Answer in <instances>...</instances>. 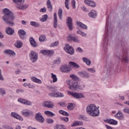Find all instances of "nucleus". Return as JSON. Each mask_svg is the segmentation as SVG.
<instances>
[{
    "mask_svg": "<svg viewBox=\"0 0 129 129\" xmlns=\"http://www.w3.org/2000/svg\"><path fill=\"white\" fill-rule=\"evenodd\" d=\"M70 77L72 79V80L67 81V85H70L69 87V89L71 90H82L85 88V85L78 84L77 81H78L79 78L76 75H71Z\"/></svg>",
    "mask_w": 129,
    "mask_h": 129,
    "instance_id": "nucleus-1",
    "label": "nucleus"
},
{
    "mask_svg": "<svg viewBox=\"0 0 129 129\" xmlns=\"http://www.w3.org/2000/svg\"><path fill=\"white\" fill-rule=\"evenodd\" d=\"M4 16H3L2 19L7 25L9 26H14V20H15V16L11 10L5 8L3 10Z\"/></svg>",
    "mask_w": 129,
    "mask_h": 129,
    "instance_id": "nucleus-2",
    "label": "nucleus"
},
{
    "mask_svg": "<svg viewBox=\"0 0 129 129\" xmlns=\"http://www.w3.org/2000/svg\"><path fill=\"white\" fill-rule=\"evenodd\" d=\"M86 111L89 115L96 117L99 116L100 113L98 108L94 104H90L87 107Z\"/></svg>",
    "mask_w": 129,
    "mask_h": 129,
    "instance_id": "nucleus-3",
    "label": "nucleus"
},
{
    "mask_svg": "<svg viewBox=\"0 0 129 129\" xmlns=\"http://www.w3.org/2000/svg\"><path fill=\"white\" fill-rule=\"evenodd\" d=\"M25 0H17V9L19 10H26L29 8L28 4H25Z\"/></svg>",
    "mask_w": 129,
    "mask_h": 129,
    "instance_id": "nucleus-4",
    "label": "nucleus"
},
{
    "mask_svg": "<svg viewBox=\"0 0 129 129\" xmlns=\"http://www.w3.org/2000/svg\"><path fill=\"white\" fill-rule=\"evenodd\" d=\"M38 53L34 51H31L29 54V58L30 59V61L32 62V63H36L37 60H38Z\"/></svg>",
    "mask_w": 129,
    "mask_h": 129,
    "instance_id": "nucleus-5",
    "label": "nucleus"
},
{
    "mask_svg": "<svg viewBox=\"0 0 129 129\" xmlns=\"http://www.w3.org/2000/svg\"><path fill=\"white\" fill-rule=\"evenodd\" d=\"M64 50L67 53L70 55H73V54H74V49L68 44H66V47L64 48Z\"/></svg>",
    "mask_w": 129,
    "mask_h": 129,
    "instance_id": "nucleus-6",
    "label": "nucleus"
},
{
    "mask_svg": "<svg viewBox=\"0 0 129 129\" xmlns=\"http://www.w3.org/2000/svg\"><path fill=\"white\" fill-rule=\"evenodd\" d=\"M66 22L69 30L72 31L73 30V20L72 18L70 17H68Z\"/></svg>",
    "mask_w": 129,
    "mask_h": 129,
    "instance_id": "nucleus-7",
    "label": "nucleus"
},
{
    "mask_svg": "<svg viewBox=\"0 0 129 129\" xmlns=\"http://www.w3.org/2000/svg\"><path fill=\"white\" fill-rule=\"evenodd\" d=\"M35 118L38 122H41V123L45 121V118H44L41 112L37 113L35 114Z\"/></svg>",
    "mask_w": 129,
    "mask_h": 129,
    "instance_id": "nucleus-8",
    "label": "nucleus"
},
{
    "mask_svg": "<svg viewBox=\"0 0 129 129\" xmlns=\"http://www.w3.org/2000/svg\"><path fill=\"white\" fill-rule=\"evenodd\" d=\"M40 53L43 55H45L46 56H53L55 52H54V50H53L43 49L40 50Z\"/></svg>",
    "mask_w": 129,
    "mask_h": 129,
    "instance_id": "nucleus-9",
    "label": "nucleus"
},
{
    "mask_svg": "<svg viewBox=\"0 0 129 129\" xmlns=\"http://www.w3.org/2000/svg\"><path fill=\"white\" fill-rule=\"evenodd\" d=\"M43 106L44 107H48V108H53L54 103L51 101H44L42 103Z\"/></svg>",
    "mask_w": 129,
    "mask_h": 129,
    "instance_id": "nucleus-10",
    "label": "nucleus"
},
{
    "mask_svg": "<svg viewBox=\"0 0 129 129\" xmlns=\"http://www.w3.org/2000/svg\"><path fill=\"white\" fill-rule=\"evenodd\" d=\"M49 96L52 97H64V94L60 92L49 93Z\"/></svg>",
    "mask_w": 129,
    "mask_h": 129,
    "instance_id": "nucleus-11",
    "label": "nucleus"
},
{
    "mask_svg": "<svg viewBox=\"0 0 129 129\" xmlns=\"http://www.w3.org/2000/svg\"><path fill=\"white\" fill-rule=\"evenodd\" d=\"M115 117L120 120H123L124 119V115L120 111H118V112L115 115Z\"/></svg>",
    "mask_w": 129,
    "mask_h": 129,
    "instance_id": "nucleus-12",
    "label": "nucleus"
},
{
    "mask_svg": "<svg viewBox=\"0 0 129 129\" xmlns=\"http://www.w3.org/2000/svg\"><path fill=\"white\" fill-rule=\"evenodd\" d=\"M60 71L63 73H69L70 72V68L68 66H62L60 67Z\"/></svg>",
    "mask_w": 129,
    "mask_h": 129,
    "instance_id": "nucleus-13",
    "label": "nucleus"
},
{
    "mask_svg": "<svg viewBox=\"0 0 129 129\" xmlns=\"http://www.w3.org/2000/svg\"><path fill=\"white\" fill-rule=\"evenodd\" d=\"M4 53L6 54V55H9V56H13V57L16 56V52L11 49H6L4 50Z\"/></svg>",
    "mask_w": 129,
    "mask_h": 129,
    "instance_id": "nucleus-14",
    "label": "nucleus"
},
{
    "mask_svg": "<svg viewBox=\"0 0 129 129\" xmlns=\"http://www.w3.org/2000/svg\"><path fill=\"white\" fill-rule=\"evenodd\" d=\"M26 34V31H25L24 29H20L18 31V35L19 37H20V39H22V40H24L25 39V35Z\"/></svg>",
    "mask_w": 129,
    "mask_h": 129,
    "instance_id": "nucleus-15",
    "label": "nucleus"
},
{
    "mask_svg": "<svg viewBox=\"0 0 129 129\" xmlns=\"http://www.w3.org/2000/svg\"><path fill=\"white\" fill-rule=\"evenodd\" d=\"M6 33L9 36H13L15 33V30L12 28L8 27L6 29Z\"/></svg>",
    "mask_w": 129,
    "mask_h": 129,
    "instance_id": "nucleus-16",
    "label": "nucleus"
},
{
    "mask_svg": "<svg viewBox=\"0 0 129 129\" xmlns=\"http://www.w3.org/2000/svg\"><path fill=\"white\" fill-rule=\"evenodd\" d=\"M84 3L86 5H89L90 7H92V8H95V7H96V4L93 1H91L90 0H85Z\"/></svg>",
    "mask_w": 129,
    "mask_h": 129,
    "instance_id": "nucleus-17",
    "label": "nucleus"
},
{
    "mask_svg": "<svg viewBox=\"0 0 129 129\" xmlns=\"http://www.w3.org/2000/svg\"><path fill=\"white\" fill-rule=\"evenodd\" d=\"M73 97H74V98H76L77 99H79V98H84L85 96H84L83 94L82 93L75 92L74 94Z\"/></svg>",
    "mask_w": 129,
    "mask_h": 129,
    "instance_id": "nucleus-18",
    "label": "nucleus"
},
{
    "mask_svg": "<svg viewBox=\"0 0 129 129\" xmlns=\"http://www.w3.org/2000/svg\"><path fill=\"white\" fill-rule=\"evenodd\" d=\"M79 76L80 77H82V78H89L90 77V76H89V74L87 73L86 72H82L79 73Z\"/></svg>",
    "mask_w": 129,
    "mask_h": 129,
    "instance_id": "nucleus-19",
    "label": "nucleus"
},
{
    "mask_svg": "<svg viewBox=\"0 0 129 129\" xmlns=\"http://www.w3.org/2000/svg\"><path fill=\"white\" fill-rule=\"evenodd\" d=\"M104 121L105 122H107V123H109V124H113L114 125H116V124H117V121L113 119H106L104 120Z\"/></svg>",
    "mask_w": 129,
    "mask_h": 129,
    "instance_id": "nucleus-20",
    "label": "nucleus"
},
{
    "mask_svg": "<svg viewBox=\"0 0 129 129\" xmlns=\"http://www.w3.org/2000/svg\"><path fill=\"white\" fill-rule=\"evenodd\" d=\"M29 42L32 47H34V48L37 47V42H36L35 39L32 37L29 38Z\"/></svg>",
    "mask_w": 129,
    "mask_h": 129,
    "instance_id": "nucleus-21",
    "label": "nucleus"
},
{
    "mask_svg": "<svg viewBox=\"0 0 129 129\" xmlns=\"http://www.w3.org/2000/svg\"><path fill=\"white\" fill-rule=\"evenodd\" d=\"M77 25L80 27V28H81V29H83L84 30H87V26L85 25V24L78 21L77 22Z\"/></svg>",
    "mask_w": 129,
    "mask_h": 129,
    "instance_id": "nucleus-22",
    "label": "nucleus"
},
{
    "mask_svg": "<svg viewBox=\"0 0 129 129\" xmlns=\"http://www.w3.org/2000/svg\"><path fill=\"white\" fill-rule=\"evenodd\" d=\"M31 79L33 82H35V83H38V84H42V81L40 79H38L35 77H32Z\"/></svg>",
    "mask_w": 129,
    "mask_h": 129,
    "instance_id": "nucleus-23",
    "label": "nucleus"
},
{
    "mask_svg": "<svg viewBox=\"0 0 129 129\" xmlns=\"http://www.w3.org/2000/svg\"><path fill=\"white\" fill-rule=\"evenodd\" d=\"M53 27L56 29L57 28V14L56 13H54L53 14Z\"/></svg>",
    "mask_w": 129,
    "mask_h": 129,
    "instance_id": "nucleus-24",
    "label": "nucleus"
},
{
    "mask_svg": "<svg viewBox=\"0 0 129 129\" xmlns=\"http://www.w3.org/2000/svg\"><path fill=\"white\" fill-rule=\"evenodd\" d=\"M69 64H70V66H71V67H74V68H80V66L77 64L76 62H74L73 61H70L69 62Z\"/></svg>",
    "mask_w": 129,
    "mask_h": 129,
    "instance_id": "nucleus-25",
    "label": "nucleus"
},
{
    "mask_svg": "<svg viewBox=\"0 0 129 129\" xmlns=\"http://www.w3.org/2000/svg\"><path fill=\"white\" fill-rule=\"evenodd\" d=\"M88 16L90 17V18H93L95 19V18H96V16H97V14L95 12L94 13L93 10H92L88 13Z\"/></svg>",
    "mask_w": 129,
    "mask_h": 129,
    "instance_id": "nucleus-26",
    "label": "nucleus"
},
{
    "mask_svg": "<svg viewBox=\"0 0 129 129\" xmlns=\"http://www.w3.org/2000/svg\"><path fill=\"white\" fill-rule=\"evenodd\" d=\"M47 7L50 12H52V10H53V6H52V4H51V1H50V0H47Z\"/></svg>",
    "mask_w": 129,
    "mask_h": 129,
    "instance_id": "nucleus-27",
    "label": "nucleus"
},
{
    "mask_svg": "<svg viewBox=\"0 0 129 129\" xmlns=\"http://www.w3.org/2000/svg\"><path fill=\"white\" fill-rule=\"evenodd\" d=\"M82 124H83V122L81 121H76L73 123L72 126H77L78 125H82Z\"/></svg>",
    "mask_w": 129,
    "mask_h": 129,
    "instance_id": "nucleus-28",
    "label": "nucleus"
},
{
    "mask_svg": "<svg viewBox=\"0 0 129 129\" xmlns=\"http://www.w3.org/2000/svg\"><path fill=\"white\" fill-rule=\"evenodd\" d=\"M82 60L88 66H89V65H90L91 64V61H90V60L89 59H88L86 57H83L82 58Z\"/></svg>",
    "mask_w": 129,
    "mask_h": 129,
    "instance_id": "nucleus-29",
    "label": "nucleus"
},
{
    "mask_svg": "<svg viewBox=\"0 0 129 129\" xmlns=\"http://www.w3.org/2000/svg\"><path fill=\"white\" fill-rule=\"evenodd\" d=\"M115 56L120 60H122L123 55L120 54V51H117L115 53Z\"/></svg>",
    "mask_w": 129,
    "mask_h": 129,
    "instance_id": "nucleus-30",
    "label": "nucleus"
},
{
    "mask_svg": "<svg viewBox=\"0 0 129 129\" xmlns=\"http://www.w3.org/2000/svg\"><path fill=\"white\" fill-rule=\"evenodd\" d=\"M105 30L107 31V32L106 33L105 40H107V37H108V32L109 31V30H108V24L107 21L106 22Z\"/></svg>",
    "mask_w": 129,
    "mask_h": 129,
    "instance_id": "nucleus-31",
    "label": "nucleus"
},
{
    "mask_svg": "<svg viewBox=\"0 0 129 129\" xmlns=\"http://www.w3.org/2000/svg\"><path fill=\"white\" fill-rule=\"evenodd\" d=\"M62 14H63V10H62V8H59L58 11V16L60 20H62Z\"/></svg>",
    "mask_w": 129,
    "mask_h": 129,
    "instance_id": "nucleus-32",
    "label": "nucleus"
},
{
    "mask_svg": "<svg viewBox=\"0 0 129 129\" xmlns=\"http://www.w3.org/2000/svg\"><path fill=\"white\" fill-rule=\"evenodd\" d=\"M30 25L31 26H32L33 27H35L36 28H38V27L40 26V24H39V23L35 21H31Z\"/></svg>",
    "mask_w": 129,
    "mask_h": 129,
    "instance_id": "nucleus-33",
    "label": "nucleus"
},
{
    "mask_svg": "<svg viewBox=\"0 0 129 129\" xmlns=\"http://www.w3.org/2000/svg\"><path fill=\"white\" fill-rule=\"evenodd\" d=\"M39 40L40 42H45V41H46L47 39L45 35H42L39 36Z\"/></svg>",
    "mask_w": 129,
    "mask_h": 129,
    "instance_id": "nucleus-34",
    "label": "nucleus"
},
{
    "mask_svg": "<svg viewBox=\"0 0 129 129\" xmlns=\"http://www.w3.org/2000/svg\"><path fill=\"white\" fill-rule=\"evenodd\" d=\"M74 105V104L73 103H69V105L67 106L68 109H69V110H73V109H74V107H73Z\"/></svg>",
    "mask_w": 129,
    "mask_h": 129,
    "instance_id": "nucleus-35",
    "label": "nucleus"
},
{
    "mask_svg": "<svg viewBox=\"0 0 129 129\" xmlns=\"http://www.w3.org/2000/svg\"><path fill=\"white\" fill-rule=\"evenodd\" d=\"M17 74H20L22 71V66L20 64H17Z\"/></svg>",
    "mask_w": 129,
    "mask_h": 129,
    "instance_id": "nucleus-36",
    "label": "nucleus"
},
{
    "mask_svg": "<svg viewBox=\"0 0 129 129\" xmlns=\"http://www.w3.org/2000/svg\"><path fill=\"white\" fill-rule=\"evenodd\" d=\"M23 47V42L20 41V40H17V48H22Z\"/></svg>",
    "mask_w": 129,
    "mask_h": 129,
    "instance_id": "nucleus-37",
    "label": "nucleus"
},
{
    "mask_svg": "<svg viewBox=\"0 0 129 129\" xmlns=\"http://www.w3.org/2000/svg\"><path fill=\"white\" fill-rule=\"evenodd\" d=\"M51 78H52L53 79L52 82H57V76H56L53 73H51Z\"/></svg>",
    "mask_w": 129,
    "mask_h": 129,
    "instance_id": "nucleus-38",
    "label": "nucleus"
},
{
    "mask_svg": "<svg viewBox=\"0 0 129 129\" xmlns=\"http://www.w3.org/2000/svg\"><path fill=\"white\" fill-rule=\"evenodd\" d=\"M59 113L62 115H65L66 116H69V114L67 112L63 111V110H59Z\"/></svg>",
    "mask_w": 129,
    "mask_h": 129,
    "instance_id": "nucleus-39",
    "label": "nucleus"
},
{
    "mask_svg": "<svg viewBox=\"0 0 129 129\" xmlns=\"http://www.w3.org/2000/svg\"><path fill=\"white\" fill-rule=\"evenodd\" d=\"M44 113L45 114H47L48 115H49V116H51V117H53L55 115V114H54V113L50 111H45Z\"/></svg>",
    "mask_w": 129,
    "mask_h": 129,
    "instance_id": "nucleus-40",
    "label": "nucleus"
},
{
    "mask_svg": "<svg viewBox=\"0 0 129 129\" xmlns=\"http://www.w3.org/2000/svg\"><path fill=\"white\" fill-rule=\"evenodd\" d=\"M48 19V15H44L42 16V18L40 19L41 22H46Z\"/></svg>",
    "mask_w": 129,
    "mask_h": 129,
    "instance_id": "nucleus-41",
    "label": "nucleus"
},
{
    "mask_svg": "<svg viewBox=\"0 0 129 129\" xmlns=\"http://www.w3.org/2000/svg\"><path fill=\"white\" fill-rule=\"evenodd\" d=\"M61 62V58L58 57L57 59L53 60V64H56V65H59Z\"/></svg>",
    "mask_w": 129,
    "mask_h": 129,
    "instance_id": "nucleus-42",
    "label": "nucleus"
},
{
    "mask_svg": "<svg viewBox=\"0 0 129 129\" xmlns=\"http://www.w3.org/2000/svg\"><path fill=\"white\" fill-rule=\"evenodd\" d=\"M78 34H79L80 35H81V36H82V37H86V36L87 35V34H86L85 33H84L83 31H81V30H78L77 31Z\"/></svg>",
    "mask_w": 129,
    "mask_h": 129,
    "instance_id": "nucleus-43",
    "label": "nucleus"
},
{
    "mask_svg": "<svg viewBox=\"0 0 129 129\" xmlns=\"http://www.w3.org/2000/svg\"><path fill=\"white\" fill-rule=\"evenodd\" d=\"M54 129H65V128H64L63 125L56 124Z\"/></svg>",
    "mask_w": 129,
    "mask_h": 129,
    "instance_id": "nucleus-44",
    "label": "nucleus"
},
{
    "mask_svg": "<svg viewBox=\"0 0 129 129\" xmlns=\"http://www.w3.org/2000/svg\"><path fill=\"white\" fill-rule=\"evenodd\" d=\"M59 45V41H55L53 43H52L50 45V47H55V46H58Z\"/></svg>",
    "mask_w": 129,
    "mask_h": 129,
    "instance_id": "nucleus-45",
    "label": "nucleus"
},
{
    "mask_svg": "<svg viewBox=\"0 0 129 129\" xmlns=\"http://www.w3.org/2000/svg\"><path fill=\"white\" fill-rule=\"evenodd\" d=\"M22 114L24 116H30V114H31V112L29 111L22 112Z\"/></svg>",
    "mask_w": 129,
    "mask_h": 129,
    "instance_id": "nucleus-46",
    "label": "nucleus"
},
{
    "mask_svg": "<svg viewBox=\"0 0 129 129\" xmlns=\"http://www.w3.org/2000/svg\"><path fill=\"white\" fill-rule=\"evenodd\" d=\"M69 0H65L64 5L67 10H69L70 9L69 6Z\"/></svg>",
    "mask_w": 129,
    "mask_h": 129,
    "instance_id": "nucleus-47",
    "label": "nucleus"
},
{
    "mask_svg": "<svg viewBox=\"0 0 129 129\" xmlns=\"http://www.w3.org/2000/svg\"><path fill=\"white\" fill-rule=\"evenodd\" d=\"M60 119L61 120H62V121H65L66 122H67V121L69 120V118H68V117H61Z\"/></svg>",
    "mask_w": 129,
    "mask_h": 129,
    "instance_id": "nucleus-48",
    "label": "nucleus"
},
{
    "mask_svg": "<svg viewBox=\"0 0 129 129\" xmlns=\"http://www.w3.org/2000/svg\"><path fill=\"white\" fill-rule=\"evenodd\" d=\"M24 104H25L26 105H32V103L31 101L25 100L24 102Z\"/></svg>",
    "mask_w": 129,
    "mask_h": 129,
    "instance_id": "nucleus-49",
    "label": "nucleus"
},
{
    "mask_svg": "<svg viewBox=\"0 0 129 129\" xmlns=\"http://www.w3.org/2000/svg\"><path fill=\"white\" fill-rule=\"evenodd\" d=\"M46 122H47V123H53V122H54V120L48 118L46 119Z\"/></svg>",
    "mask_w": 129,
    "mask_h": 129,
    "instance_id": "nucleus-50",
    "label": "nucleus"
},
{
    "mask_svg": "<svg viewBox=\"0 0 129 129\" xmlns=\"http://www.w3.org/2000/svg\"><path fill=\"white\" fill-rule=\"evenodd\" d=\"M86 70H87V71H88L89 72H90V73H95V70H94V69H93V68H90V69L87 68L86 69Z\"/></svg>",
    "mask_w": 129,
    "mask_h": 129,
    "instance_id": "nucleus-51",
    "label": "nucleus"
},
{
    "mask_svg": "<svg viewBox=\"0 0 129 129\" xmlns=\"http://www.w3.org/2000/svg\"><path fill=\"white\" fill-rule=\"evenodd\" d=\"M107 47V41L105 42L104 44V52H105V53H106V52H107V49H106Z\"/></svg>",
    "mask_w": 129,
    "mask_h": 129,
    "instance_id": "nucleus-52",
    "label": "nucleus"
},
{
    "mask_svg": "<svg viewBox=\"0 0 129 129\" xmlns=\"http://www.w3.org/2000/svg\"><path fill=\"white\" fill-rule=\"evenodd\" d=\"M76 2H75V0H73L72 1V5L73 7V9H76Z\"/></svg>",
    "mask_w": 129,
    "mask_h": 129,
    "instance_id": "nucleus-53",
    "label": "nucleus"
},
{
    "mask_svg": "<svg viewBox=\"0 0 129 129\" xmlns=\"http://www.w3.org/2000/svg\"><path fill=\"white\" fill-rule=\"evenodd\" d=\"M25 100L26 99H22V98H19L18 99V101L19 102H20V103H23V104H24Z\"/></svg>",
    "mask_w": 129,
    "mask_h": 129,
    "instance_id": "nucleus-54",
    "label": "nucleus"
},
{
    "mask_svg": "<svg viewBox=\"0 0 129 129\" xmlns=\"http://www.w3.org/2000/svg\"><path fill=\"white\" fill-rule=\"evenodd\" d=\"M0 93L2 95H5L6 94V91L3 88H0Z\"/></svg>",
    "mask_w": 129,
    "mask_h": 129,
    "instance_id": "nucleus-55",
    "label": "nucleus"
},
{
    "mask_svg": "<svg viewBox=\"0 0 129 129\" xmlns=\"http://www.w3.org/2000/svg\"><path fill=\"white\" fill-rule=\"evenodd\" d=\"M123 111L125 113H127L128 114H129V108H127V107L124 108L123 110Z\"/></svg>",
    "mask_w": 129,
    "mask_h": 129,
    "instance_id": "nucleus-56",
    "label": "nucleus"
},
{
    "mask_svg": "<svg viewBox=\"0 0 129 129\" xmlns=\"http://www.w3.org/2000/svg\"><path fill=\"white\" fill-rule=\"evenodd\" d=\"M11 116L14 117V118H17V113L12 112L11 114Z\"/></svg>",
    "mask_w": 129,
    "mask_h": 129,
    "instance_id": "nucleus-57",
    "label": "nucleus"
},
{
    "mask_svg": "<svg viewBox=\"0 0 129 129\" xmlns=\"http://www.w3.org/2000/svg\"><path fill=\"white\" fill-rule=\"evenodd\" d=\"M17 119H19V120H21V121L24 120V119L23 117H22V116L19 114L17 115Z\"/></svg>",
    "mask_w": 129,
    "mask_h": 129,
    "instance_id": "nucleus-58",
    "label": "nucleus"
},
{
    "mask_svg": "<svg viewBox=\"0 0 129 129\" xmlns=\"http://www.w3.org/2000/svg\"><path fill=\"white\" fill-rule=\"evenodd\" d=\"M121 60H123V61H124V62H125L126 63H128V57H127L126 56L124 57L123 56L122 59Z\"/></svg>",
    "mask_w": 129,
    "mask_h": 129,
    "instance_id": "nucleus-59",
    "label": "nucleus"
},
{
    "mask_svg": "<svg viewBox=\"0 0 129 129\" xmlns=\"http://www.w3.org/2000/svg\"><path fill=\"white\" fill-rule=\"evenodd\" d=\"M76 51H77V52H79V53H82V52H83V49L80 47H79L76 49Z\"/></svg>",
    "mask_w": 129,
    "mask_h": 129,
    "instance_id": "nucleus-60",
    "label": "nucleus"
},
{
    "mask_svg": "<svg viewBox=\"0 0 129 129\" xmlns=\"http://www.w3.org/2000/svg\"><path fill=\"white\" fill-rule=\"evenodd\" d=\"M74 37H72V36H68V37H67V40H68V41H73V38H74Z\"/></svg>",
    "mask_w": 129,
    "mask_h": 129,
    "instance_id": "nucleus-61",
    "label": "nucleus"
},
{
    "mask_svg": "<svg viewBox=\"0 0 129 129\" xmlns=\"http://www.w3.org/2000/svg\"><path fill=\"white\" fill-rule=\"evenodd\" d=\"M3 128H7V129H14L13 128V127L9 126V125H3Z\"/></svg>",
    "mask_w": 129,
    "mask_h": 129,
    "instance_id": "nucleus-62",
    "label": "nucleus"
},
{
    "mask_svg": "<svg viewBox=\"0 0 129 129\" xmlns=\"http://www.w3.org/2000/svg\"><path fill=\"white\" fill-rule=\"evenodd\" d=\"M73 41L77 43H79V39H77V38L75 37H74V38H73Z\"/></svg>",
    "mask_w": 129,
    "mask_h": 129,
    "instance_id": "nucleus-63",
    "label": "nucleus"
},
{
    "mask_svg": "<svg viewBox=\"0 0 129 129\" xmlns=\"http://www.w3.org/2000/svg\"><path fill=\"white\" fill-rule=\"evenodd\" d=\"M58 104L59 105H60V106H62V107H64V106H65L66 105L65 103L62 102L58 103Z\"/></svg>",
    "mask_w": 129,
    "mask_h": 129,
    "instance_id": "nucleus-64",
    "label": "nucleus"
}]
</instances>
